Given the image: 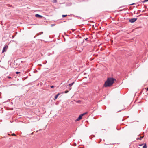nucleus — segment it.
Returning a JSON list of instances; mask_svg holds the SVG:
<instances>
[{"mask_svg": "<svg viewBox=\"0 0 148 148\" xmlns=\"http://www.w3.org/2000/svg\"><path fill=\"white\" fill-rule=\"evenodd\" d=\"M68 92H69V91H68V90H66V91H65V93H68Z\"/></svg>", "mask_w": 148, "mask_h": 148, "instance_id": "obj_16", "label": "nucleus"}, {"mask_svg": "<svg viewBox=\"0 0 148 148\" xmlns=\"http://www.w3.org/2000/svg\"><path fill=\"white\" fill-rule=\"evenodd\" d=\"M53 3H56L57 2V0H53Z\"/></svg>", "mask_w": 148, "mask_h": 148, "instance_id": "obj_12", "label": "nucleus"}, {"mask_svg": "<svg viewBox=\"0 0 148 148\" xmlns=\"http://www.w3.org/2000/svg\"><path fill=\"white\" fill-rule=\"evenodd\" d=\"M143 136H140V138H137V140H138V139H139V140H141V139L143 138Z\"/></svg>", "mask_w": 148, "mask_h": 148, "instance_id": "obj_7", "label": "nucleus"}, {"mask_svg": "<svg viewBox=\"0 0 148 148\" xmlns=\"http://www.w3.org/2000/svg\"><path fill=\"white\" fill-rule=\"evenodd\" d=\"M60 95V94L59 93H58V94L55 97V99H56L59 96V95Z\"/></svg>", "mask_w": 148, "mask_h": 148, "instance_id": "obj_6", "label": "nucleus"}, {"mask_svg": "<svg viewBox=\"0 0 148 148\" xmlns=\"http://www.w3.org/2000/svg\"><path fill=\"white\" fill-rule=\"evenodd\" d=\"M139 148H140V147H139Z\"/></svg>", "mask_w": 148, "mask_h": 148, "instance_id": "obj_24", "label": "nucleus"}, {"mask_svg": "<svg viewBox=\"0 0 148 148\" xmlns=\"http://www.w3.org/2000/svg\"><path fill=\"white\" fill-rule=\"evenodd\" d=\"M74 84V82H73V83H72L71 84H69L68 85V86H72Z\"/></svg>", "mask_w": 148, "mask_h": 148, "instance_id": "obj_9", "label": "nucleus"}, {"mask_svg": "<svg viewBox=\"0 0 148 148\" xmlns=\"http://www.w3.org/2000/svg\"><path fill=\"white\" fill-rule=\"evenodd\" d=\"M76 102L77 103H80L81 102V101L80 100H78L77 101H76Z\"/></svg>", "mask_w": 148, "mask_h": 148, "instance_id": "obj_11", "label": "nucleus"}, {"mask_svg": "<svg viewBox=\"0 0 148 148\" xmlns=\"http://www.w3.org/2000/svg\"><path fill=\"white\" fill-rule=\"evenodd\" d=\"M138 145H139V146H143V144H139Z\"/></svg>", "mask_w": 148, "mask_h": 148, "instance_id": "obj_15", "label": "nucleus"}, {"mask_svg": "<svg viewBox=\"0 0 148 148\" xmlns=\"http://www.w3.org/2000/svg\"><path fill=\"white\" fill-rule=\"evenodd\" d=\"M75 145L76 146V144H75Z\"/></svg>", "mask_w": 148, "mask_h": 148, "instance_id": "obj_23", "label": "nucleus"}, {"mask_svg": "<svg viewBox=\"0 0 148 148\" xmlns=\"http://www.w3.org/2000/svg\"><path fill=\"white\" fill-rule=\"evenodd\" d=\"M8 47V46L7 45H5L3 49L2 50V53H3L5 51H6V49H7Z\"/></svg>", "mask_w": 148, "mask_h": 148, "instance_id": "obj_4", "label": "nucleus"}, {"mask_svg": "<svg viewBox=\"0 0 148 148\" xmlns=\"http://www.w3.org/2000/svg\"><path fill=\"white\" fill-rule=\"evenodd\" d=\"M8 78L9 79H11V77L9 76L8 77Z\"/></svg>", "mask_w": 148, "mask_h": 148, "instance_id": "obj_19", "label": "nucleus"}, {"mask_svg": "<svg viewBox=\"0 0 148 148\" xmlns=\"http://www.w3.org/2000/svg\"><path fill=\"white\" fill-rule=\"evenodd\" d=\"M87 112H86L85 113H84L83 114H81L80 115L78 118H77L76 120H75V121H78L80 120H81V119H82V117L84 116V115H85L86 114H87Z\"/></svg>", "mask_w": 148, "mask_h": 148, "instance_id": "obj_2", "label": "nucleus"}, {"mask_svg": "<svg viewBox=\"0 0 148 148\" xmlns=\"http://www.w3.org/2000/svg\"><path fill=\"white\" fill-rule=\"evenodd\" d=\"M143 148H147L146 145V144H145L144 146L142 147Z\"/></svg>", "mask_w": 148, "mask_h": 148, "instance_id": "obj_8", "label": "nucleus"}, {"mask_svg": "<svg viewBox=\"0 0 148 148\" xmlns=\"http://www.w3.org/2000/svg\"><path fill=\"white\" fill-rule=\"evenodd\" d=\"M115 79L112 78H108L105 82L103 86V87H107L111 86L114 83Z\"/></svg>", "mask_w": 148, "mask_h": 148, "instance_id": "obj_1", "label": "nucleus"}, {"mask_svg": "<svg viewBox=\"0 0 148 148\" xmlns=\"http://www.w3.org/2000/svg\"><path fill=\"white\" fill-rule=\"evenodd\" d=\"M12 136H16V135H15V134L14 133H13V134H12Z\"/></svg>", "mask_w": 148, "mask_h": 148, "instance_id": "obj_14", "label": "nucleus"}, {"mask_svg": "<svg viewBox=\"0 0 148 148\" xmlns=\"http://www.w3.org/2000/svg\"><path fill=\"white\" fill-rule=\"evenodd\" d=\"M75 145L76 146V144H75Z\"/></svg>", "mask_w": 148, "mask_h": 148, "instance_id": "obj_22", "label": "nucleus"}, {"mask_svg": "<svg viewBox=\"0 0 148 148\" xmlns=\"http://www.w3.org/2000/svg\"><path fill=\"white\" fill-rule=\"evenodd\" d=\"M62 17L63 18H64V17H66L67 16V15H62Z\"/></svg>", "mask_w": 148, "mask_h": 148, "instance_id": "obj_10", "label": "nucleus"}, {"mask_svg": "<svg viewBox=\"0 0 148 148\" xmlns=\"http://www.w3.org/2000/svg\"><path fill=\"white\" fill-rule=\"evenodd\" d=\"M69 86V90H70L71 89V86Z\"/></svg>", "mask_w": 148, "mask_h": 148, "instance_id": "obj_13", "label": "nucleus"}, {"mask_svg": "<svg viewBox=\"0 0 148 148\" xmlns=\"http://www.w3.org/2000/svg\"><path fill=\"white\" fill-rule=\"evenodd\" d=\"M20 73V72H16V73L17 74H18L19 73Z\"/></svg>", "mask_w": 148, "mask_h": 148, "instance_id": "obj_17", "label": "nucleus"}, {"mask_svg": "<svg viewBox=\"0 0 148 148\" xmlns=\"http://www.w3.org/2000/svg\"><path fill=\"white\" fill-rule=\"evenodd\" d=\"M54 86H51V88H54Z\"/></svg>", "mask_w": 148, "mask_h": 148, "instance_id": "obj_18", "label": "nucleus"}, {"mask_svg": "<svg viewBox=\"0 0 148 148\" xmlns=\"http://www.w3.org/2000/svg\"><path fill=\"white\" fill-rule=\"evenodd\" d=\"M35 16L36 17L42 18V16L38 14H36Z\"/></svg>", "mask_w": 148, "mask_h": 148, "instance_id": "obj_5", "label": "nucleus"}, {"mask_svg": "<svg viewBox=\"0 0 148 148\" xmlns=\"http://www.w3.org/2000/svg\"><path fill=\"white\" fill-rule=\"evenodd\" d=\"M134 3L132 4H130V5H134Z\"/></svg>", "mask_w": 148, "mask_h": 148, "instance_id": "obj_20", "label": "nucleus"}, {"mask_svg": "<svg viewBox=\"0 0 148 148\" xmlns=\"http://www.w3.org/2000/svg\"><path fill=\"white\" fill-rule=\"evenodd\" d=\"M137 20V18H132L129 21L131 23H133L136 21Z\"/></svg>", "mask_w": 148, "mask_h": 148, "instance_id": "obj_3", "label": "nucleus"}, {"mask_svg": "<svg viewBox=\"0 0 148 148\" xmlns=\"http://www.w3.org/2000/svg\"><path fill=\"white\" fill-rule=\"evenodd\" d=\"M146 90H147V91H148V87L147 89Z\"/></svg>", "mask_w": 148, "mask_h": 148, "instance_id": "obj_21", "label": "nucleus"}]
</instances>
